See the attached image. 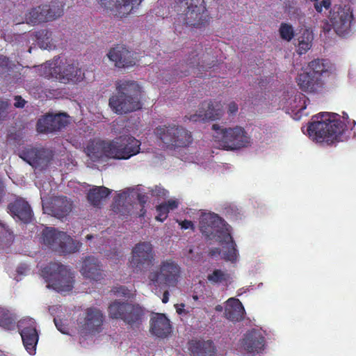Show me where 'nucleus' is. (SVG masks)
<instances>
[{
    "label": "nucleus",
    "instance_id": "54",
    "mask_svg": "<svg viewBox=\"0 0 356 356\" xmlns=\"http://www.w3.org/2000/svg\"><path fill=\"white\" fill-rule=\"evenodd\" d=\"M5 232L6 234V241L8 243H10V241H14V236L12 232H10L9 229H7V227H4Z\"/></svg>",
    "mask_w": 356,
    "mask_h": 356
},
{
    "label": "nucleus",
    "instance_id": "48",
    "mask_svg": "<svg viewBox=\"0 0 356 356\" xmlns=\"http://www.w3.org/2000/svg\"><path fill=\"white\" fill-rule=\"evenodd\" d=\"M179 204V200L177 199H169L167 201L168 208V213L170 210H174V209L177 208Z\"/></svg>",
    "mask_w": 356,
    "mask_h": 356
},
{
    "label": "nucleus",
    "instance_id": "12",
    "mask_svg": "<svg viewBox=\"0 0 356 356\" xmlns=\"http://www.w3.org/2000/svg\"><path fill=\"white\" fill-rule=\"evenodd\" d=\"M49 187L50 184H47V182L40 186L44 212L57 218L65 217L71 211L72 202L66 197H54L49 200L48 198Z\"/></svg>",
    "mask_w": 356,
    "mask_h": 356
},
{
    "label": "nucleus",
    "instance_id": "39",
    "mask_svg": "<svg viewBox=\"0 0 356 356\" xmlns=\"http://www.w3.org/2000/svg\"><path fill=\"white\" fill-rule=\"evenodd\" d=\"M228 275L225 273V271L221 270V269H215L211 274L207 275L208 280L210 282H222V281L227 280L228 278Z\"/></svg>",
    "mask_w": 356,
    "mask_h": 356
},
{
    "label": "nucleus",
    "instance_id": "38",
    "mask_svg": "<svg viewBox=\"0 0 356 356\" xmlns=\"http://www.w3.org/2000/svg\"><path fill=\"white\" fill-rule=\"evenodd\" d=\"M279 31L281 38L284 39V40L290 41L294 37L293 26L286 24V22L281 24Z\"/></svg>",
    "mask_w": 356,
    "mask_h": 356
},
{
    "label": "nucleus",
    "instance_id": "44",
    "mask_svg": "<svg viewBox=\"0 0 356 356\" xmlns=\"http://www.w3.org/2000/svg\"><path fill=\"white\" fill-rule=\"evenodd\" d=\"M12 63L6 56H0V73L8 71L12 69Z\"/></svg>",
    "mask_w": 356,
    "mask_h": 356
},
{
    "label": "nucleus",
    "instance_id": "34",
    "mask_svg": "<svg viewBox=\"0 0 356 356\" xmlns=\"http://www.w3.org/2000/svg\"><path fill=\"white\" fill-rule=\"evenodd\" d=\"M42 150L37 149V148H33L29 147L26 149L22 150L19 153V156L22 159L25 160L26 163H29L31 166H36L40 163L42 159Z\"/></svg>",
    "mask_w": 356,
    "mask_h": 356
},
{
    "label": "nucleus",
    "instance_id": "63",
    "mask_svg": "<svg viewBox=\"0 0 356 356\" xmlns=\"http://www.w3.org/2000/svg\"><path fill=\"white\" fill-rule=\"evenodd\" d=\"M17 271H18V272H20V273H22V268H18V269H17Z\"/></svg>",
    "mask_w": 356,
    "mask_h": 356
},
{
    "label": "nucleus",
    "instance_id": "47",
    "mask_svg": "<svg viewBox=\"0 0 356 356\" xmlns=\"http://www.w3.org/2000/svg\"><path fill=\"white\" fill-rule=\"evenodd\" d=\"M113 291L115 293H120L122 296H129L130 291L126 286H116L113 289Z\"/></svg>",
    "mask_w": 356,
    "mask_h": 356
},
{
    "label": "nucleus",
    "instance_id": "26",
    "mask_svg": "<svg viewBox=\"0 0 356 356\" xmlns=\"http://www.w3.org/2000/svg\"><path fill=\"white\" fill-rule=\"evenodd\" d=\"M188 348L193 356H214L216 350L213 341L204 339H191Z\"/></svg>",
    "mask_w": 356,
    "mask_h": 356
},
{
    "label": "nucleus",
    "instance_id": "30",
    "mask_svg": "<svg viewBox=\"0 0 356 356\" xmlns=\"http://www.w3.org/2000/svg\"><path fill=\"white\" fill-rule=\"evenodd\" d=\"M297 51L298 54L307 53L311 47H312V42L314 40V34L309 29H302L297 38Z\"/></svg>",
    "mask_w": 356,
    "mask_h": 356
},
{
    "label": "nucleus",
    "instance_id": "37",
    "mask_svg": "<svg viewBox=\"0 0 356 356\" xmlns=\"http://www.w3.org/2000/svg\"><path fill=\"white\" fill-rule=\"evenodd\" d=\"M53 132L61 129L69 123V117L65 113L55 114L51 115Z\"/></svg>",
    "mask_w": 356,
    "mask_h": 356
},
{
    "label": "nucleus",
    "instance_id": "17",
    "mask_svg": "<svg viewBox=\"0 0 356 356\" xmlns=\"http://www.w3.org/2000/svg\"><path fill=\"white\" fill-rule=\"evenodd\" d=\"M240 348L248 356H254L264 350L266 339L264 334L257 329H250L239 341Z\"/></svg>",
    "mask_w": 356,
    "mask_h": 356
},
{
    "label": "nucleus",
    "instance_id": "20",
    "mask_svg": "<svg viewBox=\"0 0 356 356\" xmlns=\"http://www.w3.org/2000/svg\"><path fill=\"white\" fill-rule=\"evenodd\" d=\"M104 321V315L97 307H88L85 316L79 321V326L82 332L91 333L100 331Z\"/></svg>",
    "mask_w": 356,
    "mask_h": 356
},
{
    "label": "nucleus",
    "instance_id": "7",
    "mask_svg": "<svg viewBox=\"0 0 356 356\" xmlns=\"http://www.w3.org/2000/svg\"><path fill=\"white\" fill-rule=\"evenodd\" d=\"M40 274L48 283L49 287L56 291H70L74 288V275L61 262H49L41 269Z\"/></svg>",
    "mask_w": 356,
    "mask_h": 356
},
{
    "label": "nucleus",
    "instance_id": "22",
    "mask_svg": "<svg viewBox=\"0 0 356 356\" xmlns=\"http://www.w3.org/2000/svg\"><path fill=\"white\" fill-rule=\"evenodd\" d=\"M97 1L103 8L111 10L116 15L125 17L140 4L143 0H97Z\"/></svg>",
    "mask_w": 356,
    "mask_h": 356
},
{
    "label": "nucleus",
    "instance_id": "25",
    "mask_svg": "<svg viewBox=\"0 0 356 356\" xmlns=\"http://www.w3.org/2000/svg\"><path fill=\"white\" fill-rule=\"evenodd\" d=\"M170 320L163 314H155L150 319V331L159 337L165 338L171 332Z\"/></svg>",
    "mask_w": 356,
    "mask_h": 356
},
{
    "label": "nucleus",
    "instance_id": "32",
    "mask_svg": "<svg viewBox=\"0 0 356 356\" xmlns=\"http://www.w3.org/2000/svg\"><path fill=\"white\" fill-rule=\"evenodd\" d=\"M209 254L211 257L220 255L222 259L232 261V262H234L238 257V250L234 245H226V247H222V250L219 247H216L211 250Z\"/></svg>",
    "mask_w": 356,
    "mask_h": 356
},
{
    "label": "nucleus",
    "instance_id": "2",
    "mask_svg": "<svg viewBox=\"0 0 356 356\" xmlns=\"http://www.w3.org/2000/svg\"><path fill=\"white\" fill-rule=\"evenodd\" d=\"M141 143L133 136H120L113 140L94 139L86 147V153L93 161L106 158L129 159L139 154Z\"/></svg>",
    "mask_w": 356,
    "mask_h": 356
},
{
    "label": "nucleus",
    "instance_id": "62",
    "mask_svg": "<svg viewBox=\"0 0 356 356\" xmlns=\"http://www.w3.org/2000/svg\"><path fill=\"white\" fill-rule=\"evenodd\" d=\"M32 49H33V47H29V53H31Z\"/></svg>",
    "mask_w": 356,
    "mask_h": 356
},
{
    "label": "nucleus",
    "instance_id": "55",
    "mask_svg": "<svg viewBox=\"0 0 356 356\" xmlns=\"http://www.w3.org/2000/svg\"><path fill=\"white\" fill-rule=\"evenodd\" d=\"M169 295H170V292L169 291H165L163 294V297H162V302H168V300H169Z\"/></svg>",
    "mask_w": 356,
    "mask_h": 356
},
{
    "label": "nucleus",
    "instance_id": "23",
    "mask_svg": "<svg viewBox=\"0 0 356 356\" xmlns=\"http://www.w3.org/2000/svg\"><path fill=\"white\" fill-rule=\"evenodd\" d=\"M80 272L85 278L91 280H102L104 277L102 265L98 259L94 256L85 257L83 259Z\"/></svg>",
    "mask_w": 356,
    "mask_h": 356
},
{
    "label": "nucleus",
    "instance_id": "33",
    "mask_svg": "<svg viewBox=\"0 0 356 356\" xmlns=\"http://www.w3.org/2000/svg\"><path fill=\"white\" fill-rule=\"evenodd\" d=\"M106 186H93L88 193V201L94 205H99L111 193Z\"/></svg>",
    "mask_w": 356,
    "mask_h": 356
},
{
    "label": "nucleus",
    "instance_id": "24",
    "mask_svg": "<svg viewBox=\"0 0 356 356\" xmlns=\"http://www.w3.org/2000/svg\"><path fill=\"white\" fill-rule=\"evenodd\" d=\"M106 56L117 67H127L134 65L136 63L133 53L124 47H113L106 54Z\"/></svg>",
    "mask_w": 356,
    "mask_h": 356
},
{
    "label": "nucleus",
    "instance_id": "19",
    "mask_svg": "<svg viewBox=\"0 0 356 356\" xmlns=\"http://www.w3.org/2000/svg\"><path fill=\"white\" fill-rule=\"evenodd\" d=\"M307 101L306 96L292 89L284 94L280 100V106L288 113H293L296 118H300L303 114L304 109L307 106Z\"/></svg>",
    "mask_w": 356,
    "mask_h": 356
},
{
    "label": "nucleus",
    "instance_id": "56",
    "mask_svg": "<svg viewBox=\"0 0 356 356\" xmlns=\"http://www.w3.org/2000/svg\"><path fill=\"white\" fill-rule=\"evenodd\" d=\"M184 305H183V303H181V305H177L176 307V310L179 314H181V313H183V312L185 311L184 309Z\"/></svg>",
    "mask_w": 356,
    "mask_h": 356
},
{
    "label": "nucleus",
    "instance_id": "57",
    "mask_svg": "<svg viewBox=\"0 0 356 356\" xmlns=\"http://www.w3.org/2000/svg\"><path fill=\"white\" fill-rule=\"evenodd\" d=\"M55 324L56 325L57 329L60 330L61 332H65L64 330L61 328V327H59V323L58 322L57 319H54Z\"/></svg>",
    "mask_w": 356,
    "mask_h": 356
},
{
    "label": "nucleus",
    "instance_id": "53",
    "mask_svg": "<svg viewBox=\"0 0 356 356\" xmlns=\"http://www.w3.org/2000/svg\"><path fill=\"white\" fill-rule=\"evenodd\" d=\"M15 103L14 105L15 107H24L25 106V99H23V98L20 97V96H16L15 98Z\"/></svg>",
    "mask_w": 356,
    "mask_h": 356
},
{
    "label": "nucleus",
    "instance_id": "60",
    "mask_svg": "<svg viewBox=\"0 0 356 356\" xmlns=\"http://www.w3.org/2000/svg\"><path fill=\"white\" fill-rule=\"evenodd\" d=\"M323 29H324V30H326V29H327V30H330V27H328V26L327 25V26H325L323 27Z\"/></svg>",
    "mask_w": 356,
    "mask_h": 356
},
{
    "label": "nucleus",
    "instance_id": "46",
    "mask_svg": "<svg viewBox=\"0 0 356 356\" xmlns=\"http://www.w3.org/2000/svg\"><path fill=\"white\" fill-rule=\"evenodd\" d=\"M179 225L181 227V229H195V225L192 220H177Z\"/></svg>",
    "mask_w": 356,
    "mask_h": 356
},
{
    "label": "nucleus",
    "instance_id": "29",
    "mask_svg": "<svg viewBox=\"0 0 356 356\" xmlns=\"http://www.w3.org/2000/svg\"><path fill=\"white\" fill-rule=\"evenodd\" d=\"M245 308L238 299L230 298L227 301L225 316L228 320L241 321L244 318Z\"/></svg>",
    "mask_w": 356,
    "mask_h": 356
},
{
    "label": "nucleus",
    "instance_id": "43",
    "mask_svg": "<svg viewBox=\"0 0 356 356\" xmlns=\"http://www.w3.org/2000/svg\"><path fill=\"white\" fill-rule=\"evenodd\" d=\"M152 195L159 196V197H165L168 195V190L164 189L162 186H155L149 190Z\"/></svg>",
    "mask_w": 356,
    "mask_h": 356
},
{
    "label": "nucleus",
    "instance_id": "42",
    "mask_svg": "<svg viewBox=\"0 0 356 356\" xmlns=\"http://www.w3.org/2000/svg\"><path fill=\"white\" fill-rule=\"evenodd\" d=\"M79 248L78 245H60L56 247L54 250L63 254V255H67V254L75 253V252L79 251Z\"/></svg>",
    "mask_w": 356,
    "mask_h": 356
},
{
    "label": "nucleus",
    "instance_id": "51",
    "mask_svg": "<svg viewBox=\"0 0 356 356\" xmlns=\"http://www.w3.org/2000/svg\"><path fill=\"white\" fill-rule=\"evenodd\" d=\"M8 106L7 102L0 101V120L5 116V113Z\"/></svg>",
    "mask_w": 356,
    "mask_h": 356
},
{
    "label": "nucleus",
    "instance_id": "45",
    "mask_svg": "<svg viewBox=\"0 0 356 356\" xmlns=\"http://www.w3.org/2000/svg\"><path fill=\"white\" fill-rule=\"evenodd\" d=\"M314 7L318 12H322L323 8H329L331 5L330 0H322L321 2H318V0H314Z\"/></svg>",
    "mask_w": 356,
    "mask_h": 356
},
{
    "label": "nucleus",
    "instance_id": "49",
    "mask_svg": "<svg viewBox=\"0 0 356 356\" xmlns=\"http://www.w3.org/2000/svg\"><path fill=\"white\" fill-rule=\"evenodd\" d=\"M238 110V106L235 103V102H230L228 104V113L229 114H236Z\"/></svg>",
    "mask_w": 356,
    "mask_h": 356
},
{
    "label": "nucleus",
    "instance_id": "8",
    "mask_svg": "<svg viewBox=\"0 0 356 356\" xmlns=\"http://www.w3.org/2000/svg\"><path fill=\"white\" fill-rule=\"evenodd\" d=\"M108 312L110 318H120L133 329L140 327L147 318L145 307L129 302H112L108 307Z\"/></svg>",
    "mask_w": 356,
    "mask_h": 356
},
{
    "label": "nucleus",
    "instance_id": "6",
    "mask_svg": "<svg viewBox=\"0 0 356 356\" xmlns=\"http://www.w3.org/2000/svg\"><path fill=\"white\" fill-rule=\"evenodd\" d=\"M39 71L40 75L62 83H79L85 79V74L78 63L67 60L46 62L40 66Z\"/></svg>",
    "mask_w": 356,
    "mask_h": 356
},
{
    "label": "nucleus",
    "instance_id": "41",
    "mask_svg": "<svg viewBox=\"0 0 356 356\" xmlns=\"http://www.w3.org/2000/svg\"><path fill=\"white\" fill-rule=\"evenodd\" d=\"M156 220L164 221L168 214V202L159 204L156 208Z\"/></svg>",
    "mask_w": 356,
    "mask_h": 356
},
{
    "label": "nucleus",
    "instance_id": "15",
    "mask_svg": "<svg viewBox=\"0 0 356 356\" xmlns=\"http://www.w3.org/2000/svg\"><path fill=\"white\" fill-rule=\"evenodd\" d=\"M64 3L63 1L51 2L49 6H40L31 10L26 15L25 22L27 23L41 22V21L54 20L63 14Z\"/></svg>",
    "mask_w": 356,
    "mask_h": 356
},
{
    "label": "nucleus",
    "instance_id": "16",
    "mask_svg": "<svg viewBox=\"0 0 356 356\" xmlns=\"http://www.w3.org/2000/svg\"><path fill=\"white\" fill-rule=\"evenodd\" d=\"M17 327L22 338L25 349L29 354H35L39 341V333L35 320L31 317H24L19 320Z\"/></svg>",
    "mask_w": 356,
    "mask_h": 356
},
{
    "label": "nucleus",
    "instance_id": "4",
    "mask_svg": "<svg viewBox=\"0 0 356 356\" xmlns=\"http://www.w3.org/2000/svg\"><path fill=\"white\" fill-rule=\"evenodd\" d=\"M116 90L118 93L109 99V106L116 114H126L141 108L142 88L139 83L132 80H120Z\"/></svg>",
    "mask_w": 356,
    "mask_h": 356
},
{
    "label": "nucleus",
    "instance_id": "28",
    "mask_svg": "<svg viewBox=\"0 0 356 356\" xmlns=\"http://www.w3.org/2000/svg\"><path fill=\"white\" fill-rule=\"evenodd\" d=\"M8 209L14 218L24 222H29L33 216L31 206L24 199H17L9 205Z\"/></svg>",
    "mask_w": 356,
    "mask_h": 356
},
{
    "label": "nucleus",
    "instance_id": "35",
    "mask_svg": "<svg viewBox=\"0 0 356 356\" xmlns=\"http://www.w3.org/2000/svg\"><path fill=\"white\" fill-rule=\"evenodd\" d=\"M36 41L40 48L44 49H51L55 48L56 45L53 42L52 34L49 31H38L35 35Z\"/></svg>",
    "mask_w": 356,
    "mask_h": 356
},
{
    "label": "nucleus",
    "instance_id": "40",
    "mask_svg": "<svg viewBox=\"0 0 356 356\" xmlns=\"http://www.w3.org/2000/svg\"><path fill=\"white\" fill-rule=\"evenodd\" d=\"M40 245H33L32 247L31 245H24L19 250V252L29 257H38V254H40Z\"/></svg>",
    "mask_w": 356,
    "mask_h": 356
},
{
    "label": "nucleus",
    "instance_id": "27",
    "mask_svg": "<svg viewBox=\"0 0 356 356\" xmlns=\"http://www.w3.org/2000/svg\"><path fill=\"white\" fill-rule=\"evenodd\" d=\"M44 244H71L72 238L65 232H60L54 227H45L42 232Z\"/></svg>",
    "mask_w": 356,
    "mask_h": 356
},
{
    "label": "nucleus",
    "instance_id": "3",
    "mask_svg": "<svg viewBox=\"0 0 356 356\" xmlns=\"http://www.w3.org/2000/svg\"><path fill=\"white\" fill-rule=\"evenodd\" d=\"M198 227L202 238L210 243L236 244L232 226L218 213L202 211L198 219Z\"/></svg>",
    "mask_w": 356,
    "mask_h": 356
},
{
    "label": "nucleus",
    "instance_id": "1",
    "mask_svg": "<svg viewBox=\"0 0 356 356\" xmlns=\"http://www.w3.org/2000/svg\"><path fill=\"white\" fill-rule=\"evenodd\" d=\"M355 124V120H350L345 112L341 117L337 113H319L312 117L307 133L314 141L334 143L341 140L346 127L353 129Z\"/></svg>",
    "mask_w": 356,
    "mask_h": 356
},
{
    "label": "nucleus",
    "instance_id": "36",
    "mask_svg": "<svg viewBox=\"0 0 356 356\" xmlns=\"http://www.w3.org/2000/svg\"><path fill=\"white\" fill-rule=\"evenodd\" d=\"M37 129L41 133L53 132L52 115L49 114L39 119Z\"/></svg>",
    "mask_w": 356,
    "mask_h": 356
},
{
    "label": "nucleus",
    "instance_id": "58",
    "mask_svg": "<svg viewBox=\"0 0 356 356\" xmlns=\"http://www.w3.org/2000/svg\"><path fill=\"white\" fill-rule=\"evenodd\" d=\"M196 62H197V60H195V58H194L193 61V60H190L188 62V64H189V65L191 66V67H194L195 64V63H196Z\"/></svg>",
    "mask_w": 356,
    "mask_h": 356
},
{
    "label": "nucleus",
    "instance_id": "50",
    "mask_svg": "<svg viewBox=\"0 0 356 356\" xmlns=\"http://www.w3.org/2000/svg\"><path fill=\"white\" fill-rule=\"evenodd\" d=\"M129 196V192L128 191H122L118 193L115 197V202H118L120 204L122 201H124V200H126L127 197Z\"/></svg>",
    "mask_w": 356,
    "mask_h": 356
},
{
    "label": "nucleus",
    "instance_id": "9",
    "mask_svg": "<svg viewBox=\"0 0 356 356\" xmlns=\"http://www.w3.org/2000/svg\"><path fill=\"white\" fill-rule=\"evenodd\" d=\"M212 129L214 131V140L218 147L222 149L234 150V149L246 147L250 143L251 138L239 125L232 128H221L220 125L213 124Z\"/></svg>",
    "mask_w": 356,
    "mask_h": 356
},
{
    "label": "nucleus",
    "instance_id": "59",
    "mask_svg": "<svg viewBox=\"0 0 356 356\" xmlns=\"http://www.w3.org/2000/svg\"><path fill=\"white\" fill-rule=\"evenodd\" d=\"M2 190H3V184H2V182L0 180V193L2 191Z\"/></svg>",
    "mask_w": 356,
    "mask_h": 356
},
{
    "label": "nucleus",
    "instance_id": "31",
    "mask_svg": "<svg viewBox=\"0 0 356 356\" xmlns=\"http://www.w3.org/2000/svg\"><path fill=\"white\" fill-rule=\"evenodd\" d=\"M17 316L6 307H0V326L6 330H14L17 326Z\"/></svg>",
    "mask_w": 356,
    "mask_h": 356
},
{
    "label": "nucleus",
    "instance_id": "13",
    "mask_svg": "<svg viewBox=\"0 0 356 356\" xmlns=\"http://www.w3.org/2000/svg\"><path fill=\"white\" fill-rule=\"evenodd\" d=\"M353 20V10L350 6L335 4L330 10L329 21L337 35H349Z\"/></svg>",
    "mask_w": 356,
    "mask_h": 356
},
{
    "label": "nucleus",
    "instance_id": "64",
    "mask_svg": "<svg viewBox=\"0 0 356 356\" xmlns=\"http://www.w3.org/2000/svg\"><path fill=\"white\" fill-rule=\"evenodd\" d=\"M193 298H194L195 300H197V296H193Z\"/></svg>",
    "mask_w": 356,
    "mask_h": 356
},
{
    "label": "nucleus",
    "instance_id": "61",
    "mask_svg": "<svg viewBox=\"0 0 356 356\" xmlns=\"http://www.w3.org/2000/svg\"><path fill=\"white\" fill-rule=\"evenodd\" d=\"M187 161H195L193 159H188V157H187Z\"/></svg>",
    "mask_w": 356,
    "mask_h": 356
},
{
    "label": "nucleus",
    "instance_id": "21",
    "mask_svg": "<svg viewBox=\"0 0 356 356\" xmlns=\"http://www.w3.org/2000/svg\"><path fill=\"white\" fill-rule=\"evenodd\" d=\"M223 104L221 102L214 101L210 103H204L196 113L192 114L188 118L193 122L205 120H218L223 114Z\"/></svg>",
    "mask_w": 356,
    "mask_h": 356
},
{
    "label": "nucleus",
    "instance_id": "18",
    "mask_svg": "<svg viewBox=\"0 0 356 356\" xmlns=\"http://www.w3.org/2000/svg\"><path fill=\"white\" fill-rule=\"evenodd\" d=\"M154 250L152 247L136 245L132 249L129 265L134 272L145 271L154 264Z\"/></svg>",
    "mask_w": 356,
    "mask_h": 356
},
{
    "label": "nucleus",
    "instance_id": "11",
    "mask_svg": "<svg viewBox=\"0 0 356 356\" xmlns=\"http://www.w3.org/2000/svg\"><path fill=\"white\" fill-rule=\"evenodd\" d=\"M181 273V268L172 259L162 261L156 271L149 275V280L155 286L165 287V286H176Z\"/></svg>",
    "mask_w": 356,
    "mask_h": 356
},
{
    "label": "nucleus",
    "instance_id": "52",
    "mask_svg": "<svg viewBox=\"0 0 356 356\" xmlns=\"http://www.w3.org/2000/svg\"><path fill=\"white\" fill-rule=\"evenodd\" d=\"M111 131L115 134H123L124 133V130H121L120 128H119V122H113L111 125Z\"/></svg>",
    "mask_w": 356,
    "mask_h": 356
},
{
    "label": "nucleus",
    "instance_id": "5",
    "mask_svg": "<svg viewBox=\"0 0 356 356\" xmlns=\"http://www.w3.org/2000/svg\"><path fill=\"white\" fill-rule=\"evenodd\" d=\"M334 67L329 60L317 58L310 62L305 71L297 77L299 87L307 92H317L323 86L326 77L333 73Z\"/></svg>",
    "mask_w": 356,
    "mask_h": 356
},
{
    "label": "nucleus",
    "instance_id": "14",
    "mask_svg": "<svg viewBox=\"0 0 356 356\" xmlns=\"http://www.w3.org/2000/svg\"><path fill=\"white\" fill-rule=\"evenodd\" d=\"M156 134L164 143L171 144L175 147H187L193 141L191 132L176 125L159 127L156 129Z\"/></svg>",
    "mask_w": 356,
    "mask_h": 356
},
{
    "label": "nucleus",
    "instance_id": "10",
    "mask_svg": "<svg viewBox=\"0 0 356 356\" xmlns=\"http://www.w3.org/2000/svg\"><path fill=\"white\" fill-rule=\"evenodd\" d=\"M179 5L184 8L178 17L179 22L195 28L205 26L209 22L210 18L204 0H179Z\"/></svg>",
    "mask_w": 356,
    "mask_h": 356
}]
</instances>
